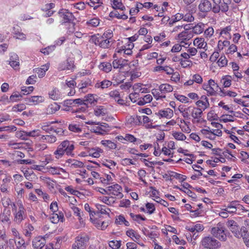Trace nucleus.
I'll return each mask as SVG.
<instances>
[{
    "instance_id": "obj_21",
    "label": "nucleus",
    "mask_w": 249,
    "mask_h": 249,
    "mask_svg": "<svg viewBox=\"0 0 249 249\" xmlns=\"http://www.w3.org/2000/svg\"><path fill=\"white\" fill-rule=\"evenodd\" d=\"M164 71L166 72L167 74L170 75L173 73L174 70L171 67L166 66H159L155 67L154 68V71Z\"/></svg>"
},
{
    "instance_id": "obj_28",
    "label": "nucleus",
    "mask_w": 249,
    "mask_h": 249,
    "mask_svg": "<svg viewBox=\"0 0 249 249\" xmlns=\"http://www.w3.org/2000/svg\"><path fill=\"white\" fill-rule=\"evenodd\" d=\"M99 23L100 19L97 17L93 18L86 22L87 25L91 27H96L99 25Z\"/></svg>"
},
{
    "instance_id": "obj_34",
    "label": "nucleus",
    "mask_w": 249,
    "mask_h": 249,
    "mask_svg": "<svg viewBox=\"0 0 249 249\" xmlns=\"http://www.w3.org/2000/svg\"><path fill=\"white\" fill-rule=\"evenodd\" d=\"M231 78L230 75H226L221 80V82L223 83L225 88H228L231 85Z\"/></svg>"
},
{
    "instance_id": "obj_20",
    "label": "nucleus",
    "mask_w": 249,
    "mask_h": 249,
    "mask_svg": "<svg viewBox=\"0 0 249 249\" xmlns=\"http://www.w3.org/2000/svg\"><path fill=\"white\" fill-rule=\"evenodd\" d=\"M203 110L198 107H194L192 108L191 116L194 119H199L202 117Z\"/></svg>"
},
{
    "instance_id": "obj_42",
    "label": "nucleus",
    "mask_w": 249,
    "mask_h": 249,
    "mask_svg": "<svg viewBox=\"0 0 249 249\" xmlns=\"http://www.w3.org/2000/svg\"><path fill=\"white\" fill-rule=\"evenodd\" d=\"M22 95L18 92L13 93L9 98L10 102H16L20 101Z\"/></svg>"
},
{
    "instance_id": "obj_4",
    "label": "nucleus",
    "mask_w": 249,
    "mask_h": 249,
    "mask_svg": "<svg viewBox=\"0 0 249 249\" xmlns=\"http://www.w3.org/2000/svg\"><path fill=\"white\" fill-rule=\"evenodd\" d=\"M89 238L86 235H78L72 245L71 249H86Z\"/></svg>"
},
{
    "instance_id": "obj_56",
    "label": "nucleus",
    "mask_w": 249,
    "mask_h": 249,
    "mask_svg": "<svg viewBox=\"0 0 249 249\" xmlns=\"http://www.w3.org/2000/svg\"><path fill=\"white\" fill-rule=\"evenodd\" d=\"M146 209L148 210L147 213L151 214L153 213L155 211V207L153 204L150 203H147L145 205Z\"/></svg>"
},
{
    "instance_id": "obj_49",
    "label": "nucleus",
    "mask_w": 249,
    "mask_h": 249,
    "mask_svg": "<svg viewBox=\"0 0 249 249\" xmlns=\"http://www.w3.org/2000/svg\"><path fill=\"white\" fill-rule=\"evenodd\" d=\"M68 166L71 168H82L84 166V163L82 161L74 160L71 165H69Z\"/></svg>"
},
{
    "instance_id": "obj_22",
    "label": "nucleus",
    "mask_w": 249,
    "mask_h": 249,
    "mask_svg": "<svg viewBox=\"0 0 249 249\" xmlns=\"http://www.w3.org/2000/svg\"><path fill=\"white\" fill-rule=\"evenodd\" d=\"M126 62L125 59H115L112 62V66L114 69L122 68L126 64Z\"/></svg>"
},
{
    "instance_id": "obj_5",
    "label": "nucleus",
    "mask_w": 249,
    "mask_h": 249,
    "mask_svg": "<svg viewBox=\"0 0 249 249\" xmlns=\"http://www.w3.org/2000/svg\"><path fill=\"white\" fill-rule=\"evenodd\" d=\"M58 14L61 18L60 21L61 24L74 21L76 19L73 14L66 9H62L60 10L58 12Z\"/></svg>"
},
{
    "instance_id": "obj_14",
    "label": "nucleus",
    "mask_w": 249,
    "mask_h": 249,
    "mask_svg": "<svg viewBox=\"0 0 249 249\" xmlns=\"http://www.w3.org/2000/svg\"><path fill=\"white\" fill-rule=\"evenodd\" d=\"M209 89H208V96H214L216 95V91L218 90V89H221L219 87L217 83H216L214 81L213 79H210L209 80Z\"/></svg>"
},
{
    "instance_id": "obj_44",
    "label": "nucleus",
    "mask_w": 249,
    "mask_h": 249,
    "mask_svg": "<svg viewBox=\"0 0 249 249\" xmlns=\"http://www.w3.org/2000/svg\"><path fill=\"white\" fill-rule=\"evenodd\" d=\"M130 216L133 220L137 221L139 223H140V220L143 221L146 220V218L142 216L141 214H135L133 213H130Z\"/></svg>"
},
{
    "instance_id": "obj_40",
    "label": "nucleus",
    "mask_w": 249,
    "mask_h": 249,
    "mask_svg": "<svg viewBox=\"0 0 249 249\" xmlns=\"http://www.w3.org/2000/svg\"><path fill=\"white\" fill-rule=\"evenodd\" d=\"M101 143L105 146L108 147L110 149H114L116 148V144L110 140H103Z\"/></svg>"
},
{
    "instance_id": "obj_32",
    "label": "nucleus",
    "mask_w": 249,
    "mask_h": 249,
    "mask_svg": "<svg viewBox=\"0 0 249 249\" xmlns=\"http://www.w3.org/2000/svg\"><path fill=\"white\" fill-rule=\"evenodd\" d=\"M91 131L97 134L101 135L105 134L107 132V130L102 128V126H100L99 125L98 126H93L91 128Z\"/></svg>"
},
{
    "instance_id": "obj_24",
    "label": "nucleus",
    "mask_w": 249,
    "mask_h": 249,
    "mask_svg": "<svg viewBox=\"0 0 249 249\" xmlns=\"http://www.w3.org/2000/svg\"><path fill=\"white\" fill-rule=\"evenodd\" d=\"M159 89L162 93H165L172 91L173 88L168 84H163L159 86Z\"/></svg>"
},
{
    "instance_id": "obj_33",
    "label": "nucleus",
    "mask_w": 249,
    "mask_h": 249,
    "mask_svg": "<svg viewBox=\"0 0 249 249\" xmlns=\"http://www.w3.org/2000/svg\"><path fill=\"white\" fill-rule=\"evenodd\" d=\"M237 94L234 91H232L231 90L225 91L223 89H221L220 90L219 95L221 97H225L226 96H229L230 97H234L236 96Z\"/></svg>"
},
{
    "instance_id": "obj_60",
    "label": "nucleus",
    "mask_w": 249,
    "mask_h": 249,
    "mask_svg": "<svg viewBox=\"0 0 249 249\" xmlns=\"http://www.w3.org/2000/svg\"><path fill=\"white\" fill-rule=\"evenodd\" d=\"M67 23L69 25V26L67 27L68 32L69 33H74L75 30V23L74 22V21H72V22H69Z\"/></svg>"
},
{
    "instance_id": "obj_58",
    "label": "nucleus",
    "mask_w": 249,
    "mask_h": 249,
    "mask_svg": "<svg viewBox=\"0 0 249 249\" xmlns=\"http://www.w3.org/2000/svg\"><path fill=\"white\" fill-rule=\"evenodd\" d=\"M171 176L176 178V179H179L181 181H183L186 179V177L185 176L176 172H172V174L171 175Z\"/></svg>"
},
{
    "instance_id": "obj_13",
    "label": "nucleus",
    "mask_w": 249,
    "mask_h": 249,
    "mask_svg": "<svg viewBox=\"0 0 249 249\" xmlns=\"http://www.w3.org/2000/svg\"><path fill=\"white\" fill-rule=\"evenodd\" d=\"M74 61L71 59L68 58L66 61L61 63L59 65L58 69L60 71L64 70H73L74 68Z\"/></svg>"
},
{
    "instance_id": "obj_55",
    "label": "nucleus",
    "mask_w": 249,
    "mask_h": 249,
    "mask_svg": "<svg viewBox=\"0 0 249 249\" xmlns=\"http://www.w3.org/2000/svg\"><path fill=\"white\" fill-rule=\"evenodd\" d=\"M72 209L73 210V212L74 213V214L78 217V219L80 222H81V221L82 220V218L81 216V214L80 213V210L76 206H73L72 207Z\"/></svg>"
},
{
    "instance_id": "obj_12",
    "label": "nucleus",
    "mask_w": 249,
    "mask_h": 249,
    "mask_svg": "<svg viewBox=\"0 0 249 249\" xmlns=\"http://www.w3.org/2000/svg\"><path fill=\"white\" fill-rule=\"evenodd\" d=\"M45 244V238L41 236L36 237L32 241V246L34 249H44Z\"/></svg>"
},
{
    "instance_id": "obj_30",
    "label": "nucleus",
    "mask_w": 249,
    "mask_h": 249,
    "mask_svg": "<svg viewBox=\"0 0 249 249\" xmlns=\"http://www.w3.org/2000/svg\"><path fill=\"white\" fill-rule=\"evenodd\" d=\"M111 84L112 82L111 81L108 80H104L101 82L96 83L95 87L97 88H101L103 89L109 87Z\"/></svg>"
},
{
    "instance_id": "obj_9",
    "label": "nucleus",
    "mask_w": 249,
    "mask_h": 249,
    "mask_svg": "<svg viewBox=\"0 0 249 249\" xmlns=\"http://www.w3.org/2000/svg\"><path fill=\"white\" fill-rule=\"evenodd\" d=\"M213 6L208 0H201L198 5V9L200 12L205 15L210 11H213Z\"/></svg>"
},
{
    "instance_id": "obj_10",
    "label": "nucleus",
    "mask_w": 249,
    "mask_h": 249,
    "mask_svg": "<svg viewBox=\"0 0 249 249\" xmlns=\"http://www.w3.org/2000/svg\"><path fill=\"white\" fill-rule=\"evenodd\" d=\"M25 209L21 203L18 205V212L16 211L14 213V221L18 224H19L21 221L24 220L25 217Z\"/></svg>"
},
{
    "instance_id": "obj_26",
    "label": "nucleus",
    "mask_w": 249,
    "mask_h": 249,
    "mask_svg": "<svg viewBox=\"0 0 249 249\" xmlns=\"http://www.w3.org/2000/svg\"><path fill=\"white\" fill-rule=\"evenodd\" d=\"M99 68L101 70L103 71L106 72H108L111 71L112 69V65L109 62H103L101 63L99 66Z\"/></svg>"
},
{
    "instance_id": "obj_6",
    "label": "nucleus",
    "mask_w": 249,
    "mask_h": 249,
    "mask_svg": "<svg viewBox=\"0 0 249 249\" xmlns=\"http://www.w3.org/2000/svg\"><path fill=\"white\" fill-rule=\"evenodd\" d=\"M213 2V12L214 13H218L220 11L226 12L229 10V4L231 3L221 2V0H212Z\"/></svg>"
},
{
    "instance_id": "obj_43",
    "label": "nucleus",
    "mask_w": 249,
    "mask_h": 249,
    "mask_svg": "<svg viewBox=\"0 0 249 249\" xmlns=\"http://www.w3.org/2000/svg\"><path fill=\"white\" fill-rule=\"evenodd\" d=\"M172 135L178 141H184L186 138L184 134L179 132H174L172 133Z\"/></svg>"
},
{
    "instance_id": "obj_35",
    "label": "nucleus",
    "mask_w": 249,
    "mask_h": 249,
    "mask_svg": "<svg viewBox=\"0 0 249 249\" xmlns=\"http://www.w3.org/2000/svg\"><path fill=\"white\" fill-rule=\"evenodd\" d=\"M65 153L60 144L58 146L57 149L53 153L55 158L57 159L62 158Z\"/></svg>"
},
{
    "instance_id": "obj_53",
    "label": "nucleus",
    "mask_w": 249,
    "mask_h": 249,
    "mask_svg": "<svg viewBox=\"0 0 249 249\" xmlns=\"http://www.w3.org/2000/svg\"><path fill=\"white\" fill-rule=\"evenodd\" d=\"M32 103L34 104H37L44 101V98L41 96H34L31 97Z\"/></svg>"
},
{
    "instance_id": "obj_46",
    "label": "nucleus",
    "mask_w": 249,
    "mask_h": 249,
    "mask_svg": "<svg viewBox=\"0 0 249 249\" xmlns=\"http://www.w3.org/2000/svg\"><path fill=\"white\" fill-rule=\"evenodd\" d=\"M188 35L186 31H183L178 35V38L181 40V43L185 42V41L188 40Z\"/></svg>"
},
{
    "instance_id": "obj_61",
    "label": "nucleus",
    "mask_w": 249,
    "mask_h": 249,
    "mask_svg": "<svg viewBox=\"0 0 249 249\" xmlns=\"http://www.w3.org/2000/svg\"><path fill=\"white\" fill-rule=\"evenodd\" d=\"M181 66L184 68L187 67H191L192 66V62L190 60H181Z\"/></svg>"
},
{
    "instance_id": "obj_7",
    "label": "nucleus",
    "mask_w": 249,
    "mask_h": 249,
    "mask_svg": "<svg viewBox=\"0 0 249 249\" xmlns=\"http://www.w3.org/2000/svg\"><path fill=\"white\" fill-rule=\"evenodd\" d=\"M227 225L235 237L241 238V228H240L236 222L233 220H229L227 222Z\"/></svg>"
},
{
    "instance_id": "obj_23",
    "label": "nucleus",
    "mask_w": 249,
    "mask_h": 249,
    "mask_svg": "<svg viewBox=\"0 0 249 249\" xmlns=\"http://www.w3.org/2000/svg\"><path fill=\"white\" fill-rule=\"evenodd\" d=\"M152 100V96L150 94H146L143 98H140L137 104L139 106H143L146 103H150Z\"/></svg>"
},
{
    "instance_id": "obj_57",
    "label": "nucleus",
    "mask_w": 249,
    "mask_h": 249,
    "mask_svg": "<svg viewBox=\"0 0 249 249\" xmlns=\"http://www.w3.org/2000/svg\"><path fill=\"white\" fill-rule=\"evenodd\" d=\"M69 129L74 132H79L82 131L81 128L77 124H71L69 126Z\"/></svg>"
},
{
    "instance_id": "obj_19",
    "label": "nucleus",
    "mask_w": 249,
    "mask_h": 249,
    "mask_svg": "<svg viewBox=\"0 0 249 249\" xmlns=\"http://www.w3.org/2000/svg\"><path fill=\"white\" fill-rule=\"evenodd\" d=\"M11 215V211L6 208L4 209L3 213L0 215V220L2 222H9L10 221V217Z\"/></svg>"
},
{
    "instance_id": "obj_16",
    "label": "nucleus",
    "mask_w": 249,
    "mask_h": 249,
    "mask_svg": "<svg viewBox=\"0 0 249 249\" xmlns=\"http://www.w3.org/2000/svg\"><path fill=\"white\" fill-rule=\"evenodd\" d=\"M91 221L98 229L102 230H105L108 225L107 221H102L101 219H99L97 218H95Z\"/></svg>"
},
{
    "instance_id": "obj_8",
    "label": "nucleus",
    "mask_w": 249,
    "mask_h": 249,
    "mask_svg": "<svg viewBox=\"0 0 249 249\" xmlns=\"http://www.w3.org/2000/svg\"><path fill=\"white\" fill-rule=\"evenodd\" d=\"M60 145L65 153L68 156H71L72 157L74 156V154L73 153V151L74 149L73 142H70L68 140L64 141L60 143Z\"/></svg>"
},
{
    "instance_id": "obj_45",
    "label": "nucleus",
    "mask_w": 249,
    "mask_h": 249,
    "mask_svg": "<svg viewBox=\"0 0 249 249\" xmlns=\"http://www.w3.org/2000/svg\"><path fill=\"white\" fill-rule=\"evenodd\" d=\"M183 18V15L178 13L175 16V18L173 19H171L169 22V24L170 26L173 25L175 22L179 21L182 19Z\"/></svg>"
},
{
    "instance_id": "obj_51",
    "label": "nucleus",
    "mask_w": 249,
    "mask_h": 249,
    "mask_svg": "<svg viewBox=\"0 0 249 249\" xmlns=\"http://www.w3.org/2000/svg\"><path fill=\"white\" fill-rule=\"evenodd\" d=\"M121 241H111L109 243V246L113 249H118L121 247Z\"/></svg>"
},
{
    "instance_id": "obj_31",
    "label": "nucleus",
    "mask_w": 249,
    "mask_h": 249,
    "mask_svg": "<svg viewBox=\"0 0 249 249\" xmlns=\"http://www.w3.org/2000/svg\"><path fill=\"white\" fill-rule=\"evenodd\" d=\"M96 207L97 209L98 210L97 211L99 213V215L100 213L101 214H107L109 215L108 211H110L109 209L107 208L106 206L102 205L99 204H96Z\"/></svg>"
},
{
    "instance_id": "obj_27",
    "label": "nucleus",
    "mask_w": 249,
    "mask_h": 249,
    "mask_svg": "<svg viewBox=\"0 0 249 249\" xmlns=\"http://www.w3.org/2000/svg\"><path fill=\"white\" fill-rule=\"evenodd\" d=\"M107 113V110L106 108L103 106L97 107L94 109V114L96 116H105Z\"/></svg>"
},
{
    "instance_id": "obj_2",
    "label": "nucleus",
    "mask_w": 249,
    "mask_h": 249,
    "mask_svg": "<svg viewBox=\"0 0 249 249\" xmlns=\"http://www.w3.org/2000/svg\"><path fill=\"white\" fill-rule=\"evenodd\" d=\"M225 228L223 224L218 223L217 225L212 228L211 232L215 237L222 241L227 240V235L225 232Z\"/></svg>"
},
{
    "instance_id": "obj_41",
    "label": "nucleus",
    "mask_w": 249,
    "mask_h": 249,
    "mask_svg": "<svg viewBox=\"0 0 249 249\" xmlns=\"http://www.w3.org/2000/svg\"><path fill=\"white\" fill-rule=\"evenodd\" d=\"M84 101L85 102L87 103V106H86L87 107H88V105L89 104L91 105L94 104V103L97 102V101L94 98V95L90 94H88L87 96H85Z\"/></svg>"
},
{
    "instance_id": "obj_64",
    "label": "nucleus",
    "mask_w": 249,
    "mask_h": 249,
    "mask_svg": "<svg viewBox=\"0 0 249 249\" xmlns=\"http://www.w3.org/2000/svg\"><path fill=\"white\" fill-rule=\"evenodd\" d=\"M130 205V201L129 199H123L120 201L119 206L120 207H128Z\"/></svg>"
},
{
    "instance_id": "obj_3",
    "label": "nucleus",
    "mask_w": 249,
    "mask_h": 249,
    "mask_svg": "<svg viewBox=\"0 0 249 249\" xmlns=\"http://www.w3.org/2000/svg\"><path fill=\"white\" fill-rule=\"evenodd\" d=\"M89 41L102 48H108L110 46L111 41L105 38L99 34L94 35L91 36Z\"/></svg>"
},
{
    "instance_id": "obj_38",
    "label": "nucleus",
    "mask_w": 249,
    "mask_h": 249,
    "mask_svg": "<svg viewBox=\"0 0 249 249\" xmlns=\"http://www.w3.org/2000/svg\"><path fill=\"white\" fill-rule=\"evenodd\" d=\"M112 7L115 9H120L122 11L125 9L124 6L119 0H113Z\"/></svg>"
},
{
    "instance_id": "obj_17",
    "label": "nucleus",
    "mask_w": 249,
    "mask_h": 249,
    "mask_svg": "<svg viewBox=\"0 0 249 249\" xmlns=\"http://www.w3.org/2000/svg\"><path fill=\"white\" fill-rule=\"evenodd\" d=\"M50 219L53 223H57L59 221L63 222L64 217L63 213L61 212H59L58 213H53L50 216Z\"/></svg>"
},
{
    "instance_id": "obj_52",
    "label": "nucleus",
    "mask_w": 249,
    "mask_h": 249,
    "mask_svg": "<svg viewBox=\"0 0 249 249\" xmlns=\"http://www.w3.org/2000/svg\"><path fill=\"white\" fill-rule=\"evenodd\" d=\"M217 63L218 66L221 67L226 66L228 63V60L225 56H221L218 59Z\"/></svg>"
},
{
    "instance_id": "obj_48",
    "label": "nucleus",
    "mask_w": 249,
    "mask_h": 249,
    "mask_svg": "<svg viewBox=\"0 0 249 249\" xmlns=\"http://www.w3.org/2000/svg\"><path fill=\"white\" fill-rule=\"evenodd\" d=\"M26 108V106L24 104H18L12 107V111L14 112L22 111Z\"/></svg>"
},
{
    "instance_id": "obj_59",
    "label": "nucleus",
    "mask_w": 249,
    "mask_h": 249,
    "mask_svg": "<svg viewBox=\"0 0 249 249\" xmlns=\"http://www.w3.org/2000/svg\"><path fill=\"white\" fill-rule=\"evenodd\" d=\"M124 140L131 142H134L137 141V139L131 134H126L124 137Z\"/></svg>"
},
{
    "instance_id": "obj_11",
    "label": "nucleus",
    "mask_w": 249,
    "mask_h": 249,
    "mask_svg": "<svg viewBox=\"0 0 249 249\" xmlns=\"http://www.w3.org/2000/svg\"><path fill=\"white\" fill-rule=\"evenodd\" d=\"M107 190L109 192V194L117 196L119 198H122L124 196L122 193V188L118 184H115L107 187Z\"/></svg>"
},
{
    "instance_id": "obj_62",
    "label": "nucleus",
    "mask_w": 249,
    "mask_h": 249,
    "mask_svg": "<svg viewBox=\"0 0 249 249\" xmlns=\"http://www.w3.org/2000/svg\"><path fill=\"white\" fill-rule=\"evenodd\" d=\"M91 83V81L89 79H87L85 81H82L81 84L78 85V87H79L80 89H83L89 86H90Z\"/></svg>"
},
{
    "instance_id": "obj_50",
    "label": "nucleus",
    "mask_w": 249,
    "mask_h": 249,
    "mask_svg": "<svg viewBox=\"0 0 249 249\" xmlns=\"http://www.w3.org/2000/svg\"><path fill=\"white\" fill-rule=\"evenodd\" d=\"M58 92V90L57 89H54L53 90H52L51 91L49 92L50 97L53 100H57L59 97Z\"/></svg>"
},
{
    "instance_id": "obj_37",
    "label": "nucleus",
    "mask_w": 249,
    "mask_h": 249,
    "mask_svg": "<svg viewBox=\"0 0 249 249\" xmlns=\"http://www.w3.org/2000/svg\"><path fill=\"white\" fill-rule=\"evenodd\" d=\"M236 203V202L235 201H232L231 202L230 205H228L225 210L229 213H235L237 210L236 207L235 206Z\"/></svg>"
},
{
    "instance_id": "obj_15",
    "label": "nucleus",
    "mask_w": 249,
    "mask_h": 249,
    "mask_svg": "<svg viewBox=\"0 0 249 249\" xmlns=\"http://www.w3.org/2000/svg\"><path fill=\"white\" fill-rule=\"evenodd\" d=\"M155 115L160 116V118H171L173 116V111L169 108H167L163 110H159L158 112L155 113Z\"/></svg>"
},
{
    "instance_id": "obj_1",
    "label": "nucleus",
    "mask_w": 249,
    "mask_h": 249,
    "mask_svg": "<svg viewBox=\"0 0 249 249\" xmlns=\"http://www.w3.org/2000/svg\"><path fill=\"white\" fill-rule=\"evenodd\" d=\"M200 246L202 249H216L221 247V243L214 238L208 236L202 238Z\"/></svg>"
},
{
    "instance_id": "obj_18",
    "label": "nucleus",
    "mask_w": 249,
    "mask_h": 249,
    "mask_svg": "<svg viewBox=\"0 0 249 249\" xmlns=\"http://www.w3.org/2000/svg\"><path fill=\"white\" fill-rule=\"evenodd\" d=\"M241 237H242L245 245L249 247V232L247 231L246 228L245 227H243L241 229Z\"/></svg>"
},
{
    "instance_id": "obj_54",
    "label": "nucleus",
    "mask_w": 249,
    "mask_h": 249,
    "mask_svg": "<svg viewBox=\"0 0 249 249\" xmlns=\"http://www.w3.org/2000/svg\"><path fill=\"white\" fill-rule=\"evenodd\" d=\"M55 47L54 45H53V46H48L46 48H45L44 49H42L41 50V52L43 53H44V54H46V55H48L50 53L52 52L54 50V49H55Z\"/></svg>"
},
{
    "instance_id": "obj_25",
    "label": "nucleus",
    "mask_w": 249,
    "mask_h": 249,
    "mask_svg": "<svg viewBox=\"0 0 249 249\" xmlns=\"http://www.w3.org/2000/svg\"><path fill=\"white\" fill-rule=\"evenodd\" d=\"M194 44L199 48L205 49L207 47V43L204 42L203 38H196L194 41Z\"/></svg>"
},
{
    "instance_id": "obj_47",
    "label": "nucleus",
    "mask_w": 249,
    "mask_h": 249,
    "mask_svg": "<svg viewBox=\"0 0 249 249\" xmlns=\"http://www.w3.org/2000/svg\"><path fill=\"white\" fill-rule=\"evenodd\" d=\"M102 164L110 169H112V167H114L117 163L114 161L112 160H107L106 161H104Z\"/></svg>"
},
{
    "instance_id": "obj_39",
    "label": "nucleus",
    "mask_w": 249,
    "mask_h": 249,
    "mask_svg": "<svg viewBox=\"0 0 249 249\" xmlns=\"http://www.w3.org/2000/svg\"><path fill=\"white\" fill-rule=\"evenodd\" d=\"M201 132L203 134L205 135H207L211 133V134H213V136H221L222 134L221 130L219 129L216 130L217 133H214V131H212V130H207L206 129H202Z\"/></svg>"
},
{
    "instance_id": "obj_36",
    "label": "nucleus",
    "mask_w": 249,
    "mask_h": 249,
    "mask_svg": "<svg viewBox=\"0 0 249 249\" xmlns=\"http://www.w3.org/2000/svg\"><path fill=\"white\" fill-rule=\"evenodd\" d=\"M196 105L197 106L198 108H202L203 110L210 106L208 100H205V101L198 100L196 102Z\"/></svg>"
},
{
    "instance_id": "obj_29",
    "label": "nucleus",
    "mask_w": 249,
    "mask_h": 249,
    "mask_svg": "<svg viewBox=\"0 0 249 249\" xmlns=\"http://www.w3.org/2000/svg\"><path fill=\"white\" fill-rule=\"evenodd\" d=\"M205 24L199 23L193 28V32L196 34H200L204 30Z\"/></svg>"
},
{
    "instance_id": "obj_63",
    "label": "nucleus",
    "mask_w": 249,
    "mask_h": 249,
    "mask_svg": "<svg viewBox=\"0 0 249 249\" xmlns=\"http://www.w3.org/2000/svg\"><path fill=\"white\" fill-rule=\"evenodd\" d=\"M121 164L123 166H127L130 165H134V162L132 160L128 158H125L122 160Z\"/></svg>"
}]
</instances>
